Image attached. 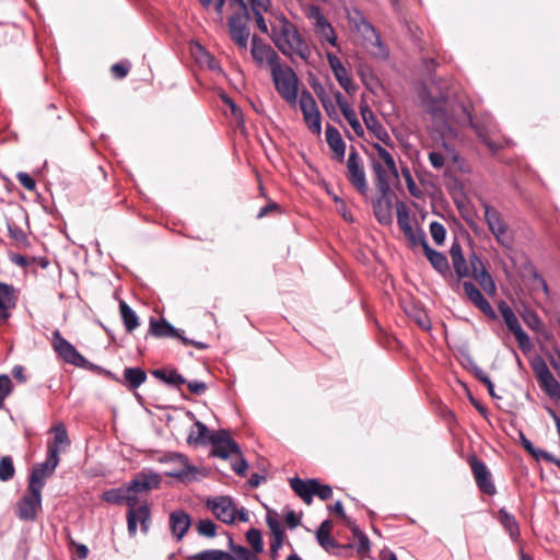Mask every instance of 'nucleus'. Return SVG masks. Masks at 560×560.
Listing matches in <instances>:
<instances>
[{
	"mask_svg": "<svg viewBox=\"0 0 560 560\" xmlns=\"http://www.w3.org/2000/svg\"><path fill=\"white\" fill-rule=\"evenodd\" d=\"M161 477L153 471H141L130 482L119 488L105 491L102 499L112 504H127V525H145L150 518V510L145 503L138 504L137 494L156 489Z\"/></svg>",
	"mask_w": 560,
	"mask_h": 560,
	"instance_id": "nucleus-1",
	"label": "nucleus"
},
{
	"mask_svg": "<svg viewBox=\"0 0 560 560\" xmlns=\"http://www.w3.org/2000/svg\"><path fill=\"white\" fill-rule=\"evenodd\" d=\"M271 39L277 48L285 56L293 58L294 56L307 61L312 51L302 37L296 26L285 16L278 19L276 25L271 27Z\"/></svg>",
	"mask_w": 560,
	"mask_h": 560,
	"instance_id": "nucleus-2",
	"label": "nucleus"
},
{
	"mask_svg": "<svg viewBox=\"0 0 560 560\" xmlns=\"http://www.w3.org/2000/svg\"><path fill=\"white\" fill-rule=\"evenodd\" d=\"M372 148L376 151L380 160H372V171L375 175V185L385 196L389 189L392 179H398L399 173L393 154L380 143H373Z\"/></svg>",
	"mask_w": 560,
	"mask_h": 560,
	"instance_id": "nucleus-3",
	"label": "nucleus"
},
{
	"mask_svg": "<svg viewBox=\"0 0 560 560\" xmlns=\"http://www.w3.org/2000/svg\"><path fill=\"white\" fill-rule=\"evenodd\" d=\"M462 110L464 117L460 119V124L463 126L468 125L471 127L479 140L487 145L490 151L495 152L500 150L502 145L492 139L499 132L498 125L493 117L490 114L485 113L475 120L464 105H462Z\"/></svg>",
	"mask_w": 560,
	"mask_h": 560,
	"instance_id": "nucleus-4",
	"label": "nucleus"
},
{
	"mask_svg": "<svg viewBox=\"0 0 560 560\" xmlns=\"http://www.w3.org/2000/svg\"><path fill=\"white\" fill-rule=\"evenodd\" d=\"M272 81L279 95L290 105L298 101L299 79L293 69L281 65L271 71Z\"/></svg>",
	"mask_w": 560,
	"mask_h": 560,
	"instance_id": "nucleus-5",
	"label": "nucleus"
},
{
	"mask_svg": "<svg viewBox=\"0 0 560 560\" xmlns=\"http://www.w3.org/2000/svg\"><path fill=\"white\" fill-rule=\"evenodd\" d=\"M208 506L215 517L226 525H232L235 521L249 522L248 511L244 508L238 509L230 497H219L208 501Z\"/></svg>",
	"mask_w": 560,
	"mask_h": 560,
	"instance_id": "nucleus-6",
	"label": "nucleus"
},
{
	"mask_svg": "<svg viewBox=\"0 0 560 560\" xmlns=\"http://www.w3.org/2000/svg\"><path fill=\"white\" fill-rule=\"evenodd\" d=\"M290 487L306 504L312 503L314 495L323 501L328 500L332 495L331 487L320 483L317 479L303 480L294 477L290 479Z\"/></svg>",
	"mask_w": 560,
	"mask_h": 560,
	"instance_id": "nucleus-7",
	"label": "nucleus"
},
{
	"mask_svg": "<svg viewBox=\"0 0 560 560\" xmlns=\"http://www.w3.org/2000/svg\"><path fill=\"white\" fill-rule=\"evenodd\" d=\"M59 464L58 447H49L47 458L44 463L36 464L28 477L27 487L42 492L45 480L52 476Z\"/></svg>",
	"mask_w": 560,
	"mask_h": 560,
	"instance_id": "nucleus-8",
	"label": "nucleus"
},
{
	"mask_svg": "<svg viewBox=\"0 0 560 560\" xmlns=\"http://www.w3.org/2000/svg\"><path fill=\"white\" fill-rule=\"evenodd\" d=\"M485 210V220L487 222L489 231L494 236L495 241L504 247H511L513 244V237L509 232V226L503 220L501 213L487 202H482Z\"/></svg>",
	"mask_w": 560,
	"mask_h": 560,
	"instance_id": "nucleus-9",
	"label": "nucleus"
},
{
	"mask_svg": "<svg viewBox=\"0 0 560 560\" xmlns=\"http://www.w3.org/2000/svg\"><path fill=\"white\" fill-rule=\"evenodd\" d=\"M51 346L55 352L66 362L78 368H86L89 361L62 337L59 330L52 331Z\"/></svg>",
	"mask_w": 560,
	"mask_h": 560,
	"instance_id": "nucleus-10",
	"label": "nucleus"
},
{
	"mask_svg": "<svg viewBox=\"0 0 560 560\" xmlns=\"http://www.w3.org/2000/svg\"><path fill=\"white\" fill-rule=\"evenodd\" d=\"M300 108L308 130L313 135L319 136L322 133V115L314 96L307 90L302 91L300 95Z\"/></svg>",
	"mask_w": 560,
	"mask_h": 560,
	"instance_id": "nucleus-11",
	"label": "nucleus"
},
{
	"mask_svg": "<svg viewBox=\"0 0 560 560\" xmlns=\"http://www.w3.org/2000/svg\"><path fill=\"white\" fill-rule=\"evenodd\" d=\"M347 178L360 194H366L368 182L363 161L354 147L350 148L347 160Z\"/></svg>",
	"mask_w": 560,
	"mask_h": 560,
	"instance_id": "nucleus-12",
	"label": "nucleus"
},
{
	"mask_svg": "<svg viewBox=\"0 0 560 560\" xmlns=\"http://www.w3.org/2000/svg\"><path fill=\"white\" fill-rule=\"evenodd\" d=\"M499 312L504 320V324L509 330L514 335L518 347L523 350H529L532 347L528 335L523 330L518 318L516 317L513 310L504 302L501 301L498 305Z\"/></svg>",
	"mask_w": 560,
	"mask_h": 560,
	"instance_id": "nucleus-13",
	"label": "nucleus"
},
{
	"mask_svg": "<svg viewBox=\"0 0 560 560\" xmlns=\"http://www.w3.org/2000/svg\"><path fill=\"white\" fill-rule=\"evenodd\" d=\"M249 19V12L233 13L228 21L230 37L243 50H246L249 38V28L247 26Z\"/></svg>",
	"mask_w": 560,
	"mask_h": 560,
	"instance_id": "nucleus-14",
	"label": "nucleus"
},
{
	"mask_svg": "<svg viewBox=\"0 0 560 560\" xmlns=\"http://www.w3.org/2000/svg\"><path fill=\"white\" fill-rule=\"evenodd\" d=\"M42 508V492L27 487V492L15 505V513L22 522H33Z\"/></svg>",
	"mask_w": 560,
	"mask_h": 560,
	"instance_id": "nucleus-15",
	"label": "nucleus"
},
{
	"mask_svg": "<svg viewBox=\"0 0 560 560\" xmlns=\"http://www.w3.org/2000/svg\"><path fill=\"white\" fill-rule=\"evenodd\" d=\"M250 54L258 66H269L270 72L281 65L277 51L270 45L262 43L256 35L252 37Z\"/></svg>",
	"mask_w": 560,
	"mask_h": 560,
	"instance_id": "nucleus-16",
	"label": "nucleus"
},
{
	"mask_svg": "<svg viewBox=\"0 0 560 560\" xmlns=\"http://www.w3.org/2000/svg\"><path fill=\"white\" fill-rule=\"evenodd\" d=\"M469 465L476 481L478 489L488 495H493L497 493L495 486L492 480V476L486 466V464L478 459L476 456H472L469 459Z\"/></svg>",
	"mask_w": 560,
	"mask_h": 560,
	"instance_id": "nucleus-17",
	"label": "nucleus"
},
{
	"mask_svg": "<svg viewBox=\"0 0 560 560\" xmlns=\"http://www.w3.org/2000/svg\"><path fill=\"white\" fill-rule=\"evenodd\" d=\"M211 446V454L224 459L232 454H240L238 444L231 439L226 430L213 432Z\"/></svg>",
	"mask_w": 560,
	"mask_h": 560,
	"instance_id": "nucleus-18",
	"label": "nucleus"
},
{
	"mask_svg": "<svg viewBox=\"0 0 560 560\" xmlns=\"http://www.w3.org/2000/svg\"><path fill=\"white\" fill-rule=\"evenodd\" d=\"M464 292L467 299L486 316L491 319L497 318V314L492 308L491 304L487 301V299L482 295L481 291L470 281H465L463 283Z\"/></svg>",
	"mask_w": 560,
	"mask_h": 560,
	"instance_id": "nucleus-19",
	"label": "nucleus"
},
{
	"mask_svg": "<svg viewBox=\"0 0 560 560\" xmlns=\"http://www.w3.org/2000/svg\"><path fill=\"white\" fill-rule=\"evenodd\" d=\"M361 115L366 128L373 132L380 141L385 144H389L392 141L390 136L368 105L361 107Z\"/></svg>",
	"mask_w": 560,
	"mask_h": 560,
	"instance_id": "nucleus-20",
	"label": "nucleus"
},
{
	"mask_svg": "<svg viewBox=\"0 0 560 560\" xmlns=\"http://www.w3.org/2000/svg\"><path fill=\"white\" fill-rule=\"evenodd\" d=\"M325 135L327 144L332 151V158L337 162L342 163L346 155V143L339 130L331 125H327Z\"/></svg>",
	"mask_w": 560,
	"mask_h": 560,
	"instance_id": "nucleus-21",
	"label": "nucleus"
},
{
	"mask_svg": "<svg viewBox=\"0 0 560 560\" xmlns=\"http://www.w3.org/2000/svg\"><path fill=\"white\" fill-rule=\"evenodd\" d=\"M170 460L179 465L178 469H172L166 472L171 477H176L182 481H190L196 478V467L189 465L188 459L185 455L173 454L170 456Z\"/></svg>",
	"mask_w": 560,
	"mask_h": 560,
	"instance_id": "nucleus-22",
	"label": "nucleus"
},
{
	"mask_svg": "<svg viewBox=\"0 0 560 560\" xmlns=\"http://www.w3.org/2000/svg\"><path fill=\"white\" fill-rule=\"evenodd\" d=\"M213 432H210L208 427L199 420H196L187 436L189 445H205L212 443Z\"/></svg>",
	"mask_w": 560,
	"mask_h": 560,
	"instance_id": "nucleus-23",
	"label": "nucleus"
},
{
	"mask_svg": "<svg viewBox=\"0 0 560 560\" xmlns=\"http://www.w3.org/2000/svg\"><path fill=\"white\" fill-rule=\"evenodd\" d=\"M453 268L458 278L470 276L469 267L464 257L463 249L459 243L454 242L450 249Z\"/></svg>",
	"mask_w": 560,
	"mask_h": 560,
	"instance_id": "nucleus-24",
	"label": "nucleus"
},
{
	"mask_svg": "<svg viewBox=\"0 0 560 560\" xmlns=\"http://www.w3.org/2000/svg\"><path fill=\"white\" fill-rule=\"evenodd\" d=\"M18 300V290L12 284L0 281V308L12 314Z\"/></svg>",
	"mask_w": 560,
	"mask_h": 560,
	"instance_id": "nucleus-25",
	"label": "nucleus"
},
{
	"mask_svg": "<svg viewBox=\"0 0 560 560\" xmlns=\"http://www.w3.org/2000/svg\"><path fill=\"white\" fill-rule=\"evenodd\" d=\"M254 19L259 31L264 34H268V25L264 19V13L268 12L271 7V0H248Z\"/></svg>",
	"mask_w": 560,
	"mask_h": 560,
	"instance_id": "nucleus-26",
	"label": "nucleus"
},
{
	"mask_svg": "<svg viewBox=\"0 0 560 560\" xmlns=\"http://www.w3.org/2000/svg\"><path fill=\"white\" fill-rule=\"evenodd\" d=\"M425 257L432 267L440 273L446 275L450 272V265L446 256L440 252L432 249L429 245L424 246L423 250Z\"/></svg>",
	"mask_w": 560,
	"mask_h": 560,
	"instance_id": "nucleus-27",
	"label": "nucleus"
},
{
	"mask_svg": "<svg viewBox=\"0 0 560 560\" xmlns=\"http://www.w3.org/2000/svg\"><path fill=\"white\" fill-rule=\"evenodd\" d=\"M471 276L489 296L497 294V284L486 266L472 272Z\"/></svg>",
	"mask_w": 560,
	"mask_h": 560,
	"instance_id": "nucleus-28",
	"label": "nucleus"
},
{
	"mask_svg": "<svg viewBox=\"0 0 560 560\" xmlns=\"http://www.w3.org/2000/svg\"><path fill=\"white\" fill-rule=\"evenodd\" d=\"M471 276L489 296L497 294V284L486 266L472 272Z\"/></svg>",
	"mask_w": 560,
	"mask_h": 560,
	"instance_id": "nucleus-29",
	"label": "nucleus"
},
{
	"mask_svg": "<svg viewBox=\"0 0 560 560\" xmlns=\"http://www.w3.org/2000/svg\"><path fill=\"white\" fill-rule=\"evenodd\" d=\"M471 276L489 296L497 294V284L486 266L472 272Z\"/></svg>",
	"mask_w": 560,
	"mask_h": 560,
	"instance_id": "nucleus-30",
	"label": "nucleus"
},
{
	"mask_svg": "<svg viewBox=\"0 0 560 560\" xmlns=\"http://www.w3.org/2000/svg\"><path fill=\"white\" fill-rule=\"evenodd\" d=\"M152 375L161 382L176 388H179L182 385L186 384L184 376L176 370L159 369L154 370Z\"/></svg>",
	"mask_w": 560,
	"mask_h": 560,
	"instance_id": "nucleus-31",
	"label": "nucleus"
},
{
	"mask_svg": "<svg viewBox=\"0 0 560 560\" xmlns=\"http://www.w3.org/2000/svg\"><path fill=\"white\" fill-rule=\"evenodd\" d=\"M314 34L323 46L326 44L332 47L338 46V37L336 31L328 20L319 27H317L314 31Z\"/></svg>",
	"mask_w": 560,
	"mask_h": 560,
	"instance_id": "nucleus-32",
	"label": "nucleus"
},
{
	"mask_svg": "<svg viewBox=\"0 0 560 560\" xmlns=\"http://www.w3.org/2000/svg\"><path fill=\"white\" fill-rule=\"evenodd\" d=\"M124 380L128 388L135 390L147 381V373L141 368H126Z\"/></svg>",
	"mask_w": 560,
	"mask_h": 560,
	"instance_id": "nucleus-33",
	"label": "nucleus"
},
{
	"mask_svg": "<svg viewBox=\"0 0 560 560\" xmlns=\"http://www.w3.org/2000/svg\"><path fill=\"white\" fill-rule=\"evenodd\" d=\"M119 312L126 330L132 332L140 325L138 315L125 301L119 302Z\"/></svg>",
	"mask_w": 560,
	"mask_h": 560,
	"instance_id": "nucleus-34",
	"label": "nucleus"
},
{
	"mask_svg": "<svg viewBox=\"0 0 560 560\" xmlns=\"http://www.w3.org/2000/svg\"><path fill=\"white\" fill-rule=\"evenodd\" d=\"M150 332L155 337H179L178 330L166 320L151 319Z\"/></svg>",
	"mask_w": 560,
	"mask_h": 560,
	"instance_id": "nucleus-35",
	"label": "nucleus"
},
{
	"mask_svg": "<svg viewBox=\"0 0 560 560\" xmlns=\"http://www.w3.org/2000/svg\"><path fill=\"white\" fill-rule=\"evenodd\" d=\"M303 13L310 20L313 32L327 21L320 7L316 4L304 5Z\"/></svg>",
	"mask_w": 560,
	"mask_h": 560,
	"instance_id": "nucleus-36",
	"label": "nucleus"
},
{
	"mask_svg": "<svg viewBox=\"0 0 560 560\" xmlns=\"http://www.w3.org/2000/svg\"><path fill=\"white\" fill-rule=\"evenodd\" d=\"M373 210L376 219L382 224H389L392 223L393 217H392V201L386 200L383 202L382 199L377 200L373 205Z\"/></svg>",
	"mask_w": 560,
	"mask_h": 560,
	"instance_id": "nucleus-37",
	"label": "nucleus"
},
{
	"mask_svg": "<svg viewBox=\"0 0 560 560\" xmlns=\"http://www.w3.org/2000/svg\"><path fill=\"white\" fill-rule=\"evenodd\" d=\"M354 542L347 544V547L357 548V551L361 556H366L370 551L369 538L359 530V527H353Z\"/></svg>",
	"mask_w": 560,
	"mask_h": 560,
	"instance_id": "nucleus-38",
	"label": "nucleus"
},
{
	"mask_svg": "<svg viewBox=\"0 0 560 560\" xmlns=\"http://www.w3.org/2000/svg\"><path fill=\"white\" fill-rule=\"evenodd\" d=\"M539 383L540 388L551 398H560V383L550 373L546 378H542Z\"/></svg>",
	"mask_w": 560,
	"mask_h": 560,
	"instance_id": "nucleus-39",
	"label": "nucleus"
},
{
	"mask_svg": "<svg viewBox=\"0 0 560 560\" xmlns=\"http://www.w3.org/2000/svg\"><path fill=\"white\" fill-rule=\"evenodd\" d=\"M331 527H318L316 538L318 544L327 551L332 552L337 547L335 539L331 536Z\"/></svg>",
	"mask_w": 560,
	"mask_h": 560,
	"instance_id": "nucleus-40",
	"label": "nucleus"
},
{
	"mask_svg": "<svg viewBox=\"0 0 560 560\" xmlns=\"http://www.w3.org/2000/svg\"><path fill=\"white\" fill-rule=\"evenodd\" d=\"M428 112L436 121L446 122V96H443L441 101L430 103L428 105Z\"/></svg>",
	"mask_w": 560,
	"mask_h": 560,
	"instance_id": "nucleus-41",
	"label": "nucleus"
},
{
	"mask_svg": "<svg viewBox=\"0 0 560 560\" xmlns=\"http://www.w3.org/2000/svg\"><path fill=\"white\" fill-rule=\"evenodd\" d=\"M396 213H397V224L401 232H410V229L413 228L411 224V219L408 212V209L404 202H398L396 205Z\"/></svg>",
	"mask_w": 560,
	"mask_h": 560,
	"instance_id": "nucleus-42",
	"label": "nucleus"
},
{
	"mask_svg": "<svg viewBox=\"0 0 560 560\" xmlns=\"http://www.w3.org/2000/svg\"><path fill=\"white\" fill-rule=\"evenodd\" d=\"M340 86L348 93L353 94L357 91V86L353 84L348 70L345 68L332 72Z\"/></svg>",
	"mask_w": 560,
	"mask_h": 560,
	"instance_id": "nucleus-43",
	"label": "nucleus"
},
{
	"mask_svg": "<svg viewBox=\"0 0 560 560\" xmlns=\"http://www.w3.org/2000/svg\"><path fill=\"white\" fill-rule=\"evenodd\" d=\"M70 444V440L67 433V430L63 424H58L54 427V443L48 445L49 447H58L60 451V446H68Z\"/></svg>",
	"mask_w": 560,
	"mask_h": 560,
	"instance_id": "nucleus-44",
	"label": "nucleus"
},
{
	"mask_svg": "<svg viewBox=\"0 0 560 560\" xmlns=\"http://www.w3.org/2000/svg\"><path fill=\"white\" fill-rule=\"evenodd\" d=\"M15 468L10 456H3L0 459V480L9 481L14 477Z\"/></svg>",
	"mask_w": 560,
	"mask_h": 560,
	"instance_id": "nucleus-45",
	"label": "nucleus"
},
{
	"mask_svg": "<svg viewBox=\"0 0 560 560\" xmlns=\"http://www.w3.org/2000/svg\"><path fill=\"white\" fill-rule=\"evenodd\" d=\"M196 560H235L230 553L221 550H206L195 556Z\"/></svg>",
	"mask_w": 560,
	"mask_h": 560,
	"instance_id": "nucleus-46",
	"label": "nucleus"
},
{
	"mask_svg": "<svg viewBox=\"0 0 560 560\" xmlns=\"http://www.w3.org/2000/svg\"><path fill=\"white\" fill-rule=\"evenodd\" d=\"M284 538L285 533L283 527H271L270 550L272 555H276L282 547Z\"/></svg>",
	"mask_w": 560,
	"mask_h": 560,
	"instance_id": "nucleus-47",
	"label": "nucleus"
},
{
	"mask_svg": "<svg viewBox=\"0 0 560 560\" xmlns=\"http://www.w3.org/2000/svg\"><path fill=\"white\" fill-rule=\"evenodd\" d=\"M9 236L18 244H27L28 238L25 232L14 222L7 223Z\"/></svg>",
	"mask_w": 560,
	"mask_h": 560,
	"instance_id": "nucleus-48",
	"label": "nucleus"
},
{
	"mask_svg": "<svg viewBox=\"0 0 560 560\" xmlns=\"http://www.w3.org/2000/svg\"><path fill=\"white\" fill-rule=\"evenodd\" d=\"M405 237L411 243V245H421L424 250V246L429 245L427 242L425 233L421 230L410 229V232H404Z\"/></svg>",
	"mask_w": 560,
	"mask_h": 560,
	"instance_id": "nucleus-49",
	"label": "nucleus"
},
{
	"mask_svg": "<svg viewBox=\"0 0 560 560\" xmlns=\"http://www.w3.org/2000/svg\"><path fill=\"white\" fill-rule=\"evenodd\" d=\"M405 237L411 243V245H421L424 250V246L429 245L427 242L425 233L421 230L410 229V232H404Z\"/></svg>",
	"mask_w": 560,
	"mask_h": 560,
	"instance_id": "nucleus-50",
	"label": "nucleus"
},
{
	"mask_svg": "<svg viewBox=\"0 0 560 560\" xmlns=\"http://www.w3.org/2000/svg\"><path fill=\"white\" fill-rule=\"evenodd\" d=\"M246 538L249 545L253 547L255 553H259L262 551L264 545L261 539V534L256 528L252 527L246 533Z\"/></svg>",
	"mask_w": 560,
	"mask_h": 560,
	"instance_id": "nucleus-51",
	"label": "nucleus"
},
{
	"mask_svg": "<svg viewBox=\"0 0 560 560\" xmlns=\"http://www.w3.org/2000/svg\"><path fill=\"white\" fill-rule=\"evenodd\" d=\"M401 175L406 182V185H407V188H408V191L410 192V195L413 197H420L421 190L417 186V184L411 175L410 170L408 167H402Z\"/></svg>",
	"mask_w": 560,
	"mask_h": 560,
	"instance_id": "nucleus-52",
	"label": "nucleus"
},
{
	"mask_svg": "<svg viewBox=\"0 0 560 560\" xmlns=\"http://www.w3.org/2000/svg\"><path fill=\"white\" fill-rule=\"evenodd\" d=\"M430 233H431L433 241L438 245H442L444 243L446 230L442 223H439L436 221L432 222L430 224Z\"/></svg>",
	"mask_w": 560,
	"mask_h": 560,
	"instance_id": "nucleus-53",
	"label": "nucleus"
},
{
	"mask_svg": "<svg viewBox=\"0 0 560 560\" xmlns=\"http://www.w3.org/2000/svg\"><path fill=\"white\" fill-rule=\"evenodd\" d=\"M12 388L13 386L10 377L5 374L0 375V409L4 405L5 398L11 394Z\"/></svg>",
	"mask_w": 560,
	"mask_h": 560,
	"instance_id": "nucleus-54",
	"label": "nucleus"
},
{
	"mask_svg": "<svg viewBox=\"0 0 560 560\" xmlns=\"http://www.w3.org/2000/svg\"><path fill=\"white\" fill-rule=\"evenodd\" d=\"M229 541L231 549L233 550L238 560H258L256 553L250 552L247 548L242 546L234 547L231 537H229Z\"/></svg>",
	"mask_w": 560,
	"mask_h": 560,
	"instance_id": "nucleus-55",
	"label": "nucleus"
},
{
	"mask_svg": "<svg viewBox=\"0 0 560 560\" xmlns=\"http://www.w3.org/2000/svg\"><path fill=\"white\" fill-rule=\"evenodd\" d=\"M170 525H191V520L185 511L176 510L170 515Z\"/></svg>",
	"mask_w": 560,
	"mask_h": 560,
	"instance_id": "nucleus-56",
	"label": "nucleus"
},
{
	"mask_svg": "<svg viewBox=\"0 0 560 560\" xmlns=\"http://www.w3.org/2000/svg\"><path fill=\"white\" fill-rule=\"evenodd\" d=\"M343 116L347 119V121L349 122V125L352 128L353 132L358 137H362L364 135V129H363L361 122L359 121L354 109L349 112L348 114H346Z\"/></svg>",
	"mask_w": 560,
	"mask_h": 560,
	"instance_id": "nucleus-57",
	"label": "nucleus"
},
{
	"mask_svg": "<svg viewBox=\"0 0 560 560\" xmlns=\"http://www.w3.org/2000/svg\"><path fill=\"white\" fill-rule=\"evenodd\" d=\"M533 371L538 382L546 378L551 372L544 360H538L533 364Z\"/></svg>",
	"mask_w": 560,
	"mask_h": 560,
	"instance_id": "nucleus-58",
	"label": "nucleus"
},
{
	"mask_svg": "<svg viewBox=\"0 0 560 560\" xmlns=\"http://www.w3.org/2000/svg\"><path fill=\"white\" fill-rule=\"evenodd\" d=\"M19 183L28 191H33L36 188V183L32 176L27 173L20 172L16 175Z\"/></svg>",
	"mask_w": 560,
	"mask_h": 560,
	"instance_id": "nucleus-59",
	"label": "nucleus"
},
{
	"mask_svg": "<svg viewBox=\"0 0 560 560\" xmlns=\"http://www.w3.org/2000/svg\"><path fill=\"white\" fill-rule=\"evenodd\" d=\"M197 50L200 52V62H206L208 67L212 70L219 68L217 60L210 54H208L200 45H197Z\"/></svg>",
	"mask_w": 560,
	"mask_h": 560,
	"instance_id": "nucleus-60",
	"label": "nucleus"
},
{
	"mask_svg": "<svg viewBox=\"0 0 560 560\" xmlns=\"http://www.w3.org/2000/svg\"><path fill=\"white\" fill-rule=\"evenodd\" d=\"M523 446L525 447V450H527L530 454H533L536 458H545L546 460L548 462H551L552 460V456L550 454H548L547 452H544V451H536L533 446V444L526 440L525 438H523Z\"/></svg>",
	"mask_w": 560,
	"mask_h": 560,
	"instance_id": "nucleus-61",
	"label": "nucleus"
},
{
	"mask_svg": "<svg viewBox=\"0 0 560 560\" xmlns=\"http://www.w3.org/2000/svg\"><path fill=\"white\" fill-rule=\"evenodd\" d=\"M429 161L435 170H441L445 165V156L441 152L431 151L429 153Z\"/></svg>",
	"mask_w": 560,
	"mask_h": 560,
	"instance_id": "nucleus-62",
	"label": "nucleus"
},
{
	"mask_svg": "<svg viewBox=\"0 0 560 560\" xmlns=\"http://www.w3.org/2000/svg\"><path fill=\"white\" fill-rule=\"evenodd\" d=\"M187 387L191 394L202 395L207 390V385L201 381H190L187 382Z\"/></svg>",
	"mask_w": 560,
	"mask_h": 560,
	"instance_id": "nucleus-63",
	"label": "nucleus"
},
{
	"mask_svg": "<svg viewBox=\"0 0 560 560\" xmlns=\"http://www.w3.org/2000/svg\"><path fill=\"white\" fill-rule=\"evenodd\" d=\"M112 73L117 79H124L129 72V66L122 62L112 66Z\"/></svg>",
	"mask_w": 560,
	"mask_h": 560,
	"instance_id": "nucleus-64",
	"label": "nucleus"
}]
</instances>
